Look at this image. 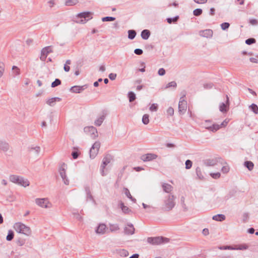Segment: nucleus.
I'll list each match as a JSON object with an SVG mask.
<instances>
[{
    "label": "nucleus",
    "instance_id": "nucleus-1",
    "mask_svg": "<svg viewBox=\"0 0 258 258\" xmlns=\"http://www.w3.org/2000/svg\"><path fill=\"white\" fill-rule=\"evenodd\" d=\"M176 197L172 194H169L165 196L163 201L161 209L164 211H170L175 205V200Z\"/></svg>",
    "mask_w": 258,
    "mask_h": 258
},
{
    "label": "nucleus",
    "instance_id": "nucleus-2",
    "mask_svg": "<svg viewBox=\"0 0 258 258\" xmlns=\"http://www.w3.org/2000/svg\"><path fill=\"white\" fill-rule=\"evenodd\" d=\"M13 228L17 232L27 236H30L32 234L31 228L21 222L15 223L13 225Z\"/></svg>",
    "mask_w": 258,
    "mask_h": 258
},
{
    "label": "nucleus",
    "instance_id": "nucleus-3",
    "mask_svg": "<svg viewBox=\"0 0 258 258\" xmlns=\"http://www.w3.org/2000/svg\"><path fill=\"white\" fill-rule=\"evenodd\" d=\"M9 179L11 182L24 187L28 186L30 184V182L27 179L17 175H11Z\"/></svg>",
    "mask_w": 258,
    "mask_h": 258
},
{
    "label": "nucleus",
    "instance_id": "nucleus-4",
    "mask_svg": "<svg viewBox=\"0 0 258 258\" xmlns=\"http://www.w3.org/2000/svg\"><path fill=\"white\" fill-rule=\"evenodd\" d=\"M91 15L92 13L89 12L79 13L77 16L78 20H76V22L78 23L84 24L92 18Z\"/></svg>",
    "mask_w": 258,
    "mask_h": 258
},
{
    "label": "nucleus",
    "instance_id": "nucleus-5",
    "mask_svg": "<svg viewBox=\"0 0 258 258\" xmlns=\"http://www.w3.org/2000/svg\"><path fill=\"white\" fill-rule=\"evenodd\" d=\"M147 241L150 244L158 245L168 242V239L163 237H149L147 239Z\"/></svg>",
    "mask_w": 258,
    "mask_h": 258
},
{
    "label": "nucleus",
    "instance_id": "nucleus-6",
    "mask_svg": "<svg viewBox=\"0 0 258 258\" xmlns=\"http://www.w3.org/2000/svg\"><path fill=\"white\" fill-rule=\"evenodd\" d=\"M35 203L43 208L48 209L52 207L51 203L47 198H37L35 199Z\"/></svg>",
    "mask_w": 258,
    "mask_h": 258
},
{
    "label": "nucleus",
    "instance_id": "nucleus-7",
    "mask_svg": "<svg viewBox=\"0 0 258 258\" xmlns=\"http://www.w3.org/2000/svg\"><path fill=\"white\" fill-rule=\"evenodd\" d=\"M185 94H183L180 98L178 104V111L181 114H184L187 109V102L184 99Z\"/></svg>",
    "mask_w": 258,
    "mask_h": 258
},
{
    "label": "nucleus",
    "instance_id": "nucleus-8",
    "mask_svg": "<svg viewBox=\"0 0 258 258\" xmlns=\"http://www.w3.org/2000/svg\"><path fill=\"white\" fill-rule=\"evenodd\" d=\"M66 168H67V165L65 164L64 163H63V164L61 165V166H60V167L59 168V174L63 181L64 184H65L66 185H69V183H70V181H69V179L68 178V177L67 176L66 173Z\"/></svg>",
    "mask_w": 258,
    "mask_h": 258
},
{
    "label": "nucleus",
    "instance_id": "nucleus-9",
    "mask_svg": "<svg viewBox=\"0 0 258 258\" xmlns=\"http://www.w3.org/2000/svg\"><path fill=\"white\" fill-rule=\"evenodd\" d=\"M84 131L87 134L90 135L91 138H95L98 137V132L97 129L93 126H86L84 128Z\"/></svg>",
    "mask_w": 258,
    "mask_h": 258
},
{
    "label": "nucleus",
    "instance_id": "nucleus-10",
    "mask_svg": "<svg viewBox=\"0 0 258 258\" xmlns=\"http://www.w3.org/2000/svg\"><path fill=\"white\" fill-rule=\"evenodd\" d=\"M100 146V144L98 142H96L91 147L90 150V156L92 159H94L97 155Z\"/></svg>",
    "mask_w": 258,
    "mask_h": 258
},
{
    "label": "nucleus",
    "instance_id": "nucleus-11",
    "mask_svg": "<svg viewBox=\"0 0 258 258\" xmlns=\"http://www.w3.org/2000/svg\"><path fill=\"white\" fill-rule=\"evenodd\" d=\"M52 52V48L50 46H46L41 50L40 59L42 61H45L48 54Z\"/></svg>",
    "mask_w": 258,
    "mask_h": 258
},
{
    "label": "nucleus",
    "instance_id": "nucleus-12",
    "mask_svg": "<svg viewBox=\"0 0 258 258\" xmlns=\"http://www.w3.org/2000/svg\"><path fill=\"white\" fill-rule=\"evenodd\" d=\"M107 230L106 225L105 224H100L96 228L95 232L98 234H104Z\"/></svg>",
    "mask_w": 258,
    "mask_h": 258
},
{
    "label": "nucleus",
    "instance_id": "nucleus-13",
    "mask_svg": "<svg viewBox=\"0 0 258 258\" xmlns=\"http://www.w3.org/2000/svg\"><path fill=\"white\" fill-rule=\"evenodd\" d=\"M87 88L86 85L82 86H74L70 88V91L75 93H80Z\"/></svg>",
    "mask_w": 258,
    "mask_h": 258
},
{
    "label": "nucleus",
    "instance_id": "nucleus-14",
    "mask_svg": "<svg viewBox=\"0 0 258 258\" xmlns=\"http://www.w3.org/2000/svg\"><path fill=\"white\" fill-rule=\"evenodd\" d=\"M229 98L228 97V95H226V103L225 104L224 103H222L219 107L220 111L222 112H226L229 108Z\"/></svg>",
    "mask_w": 258,
    "mask_h": 258
},
{
    "label": "nucleus",
    "instance_id": "nucleus-15",
    "mask_svg": "<svg viewBox=\"0 0 258 258\" xmlns=\"http://www.w3.org/2000/svg\"><path fill=\"white\" fill-rule=\"evenodd\" d=\"M157 155L154 154L149 153L144 155L142 157V159L144 161H149L156 159Z\"/></svg>",
    "mask_w": 258,
    "mask_h": 258
},
{
    "label": "nucleus",
    "instance_id": "nucleus-16",
    "mask_svg": "<svg viewBox=\"0 0 258 258\" xmlns=\"http://www.w3.org/2000/svg\"><path fill=\"white\" fill-rule=\"evenodd\" d=\"M10 149L9 144L5 141L0 140V150L6 152Z\"/></svg>",
    "mask_w": 258,
    "mask_h": 258
},
{
    "label": "nucleus",
    "instance_id": "nucleus-17",
    "mask_svg": "<svg viewBox=\"0 0 258 258\" xmlns=\"http://www.w3.org/2000/svg\"><path fill=\"white\" fill-rule=\"evenodd\" d=\"M124 233L127 235H132L135 232V228L132 224H127V226L124 228Z\"/></svg>",
    "mask_w": 258,
    "mask_h": 258
},
{
    "label": "nucleus",
    "instance_id": "nucleus-18",
    "mask_svg": "<svg viewBox=\"0 0 258 258\" xmlns=\"http://www.w3.org/2000/svg\"><path fill=\"white\" fill-rule=\"evenodd\" d=\"M199 33L200 36L202 37L210 38L213 35V31L211 29H206L200 31Z\"/></svg>",
    "mask_w": 258,
    "mask_h": 258
},
{
    "label": "nucleus",
    "instance_id": "nucleus-19",
    "mask_svg": "<svg viewBox=\"0 0 258 258\" xmlns=\"http://www.w3.org/2000/svg\"><path fill=\"white\" fill-rule=\"evenodd\" d=\"M61 100V98L59 97H53L50 99H48L46 101V103L50 106H53L55 104V102L56 101L59 102Z\"/></svg>",
    "mask_w": 258,
    "mask_h": 258
},
{
    "label": "nucleus",
    "instance_id": "nucleus-20",
    "mask_svg": "<svg viewBox=\"0 0 258 258\" xmlns=\"http://www.w3.org/2000/svg\"><path fill=\"white\" fill-rule=\"evenodd\" d=\"M106 114L103 113L95 120L94 124L98 126H100L104 120Z\"/></svg>",
    "mask_w": 258,
    "mask_h": 258
},
{
    "label": "nucleus",
    "instance_id": "nucleus-21",
    "mask_svg": "<svg viewBox=\"0 0 258 258\" xmlns=\"http://www.w3.org/2000/svg\"><path fill=\"white\" fill-rule=\"evenodd\" d=\"M163 190L166 193H170L173 190L172 185L168 183H164L162 185Z\"/></svg>",
    "mask_w": 258,
    "mask_h": 258
},
{
    "label": "nucleus",
    "instance_id": "nucleus-22",
    "mask_svg": "<svg viewBox=\"0 0 258 258\" xmlns=\"http://www.w3.org/2000/svg\"><path fill=\"white\" fill-rule=\"evenodd\" d=\"M220 125L218 124H213L211 126H206V128L208 129V130L213 132H215L217 131L220 128Z\"/></svg>",
    "mask_w": 258,
    "mask_h": 258
},
{
    "label": "nucleus",
    "instance_id": "nucleus-23",
    "mask_svg": "<svg viewBox=\"0 0 258 258\" xmlns=\"http://www.w3.org/2000/svg\"><path fill=\"white\" fill-rule=\"evenodd\" d=\"M112 159L111 156L110 155H107L105 156L102 161V165H103V167H105L106 165H107L111 161Z\"/></svg>",
    "mask_w": 258,
    "mask_h": 258
},
{
    "label": "nucleus",
    "instance_id": "nucleus-24",
    "mask_svg": "<svg viewBox=\"0 0 258 258\" xmlns=\"http://www.w3.org/2000/svg\"><path fill=\"white\" fill-rule=\"evenodd\" d=\"M150 36V32L147 29L144 30L141 32V37L144 40H147Z\"/></svg>",
    "mask_w": 258,
    "mask_h": 258
},
{
    "label": "nucleus",
    "instance_id": "nucleus-25",
    "mask_svg": "<svg viewBox=\"0 0 258 258\" xmlns=\"http://www.w3.org/2000/svg\"><path fill=\"white\" fill-rule=\"evenodd\" d=\"M40 152V148L38 146L31 147L30 149V152L34 155H38Z\"/></svg>",
    "mask_w": 258,
    "mask_h": 258
},
{
    "label": "nucleus",
    "instance_id": "nucleus-26",
    "mask_svg": "<svg viewBox=\"0 0 258 258\" xmlns=\"http://www.w3.org/2000/svg\"><path fill=\"white\" fill-rule=\"evenodd\" d=\"M109 229L110 232H115L119 229V227L117 224H109Z\"/></svg>",
    "mask_w": 258,
    "mask_h": 258
},
{
    "label": "nucleus",
    "instance_id": "nucleus-27",
    "mask_svg": "<svg viewBox=\"0 0 258 258\" xmlns=\"http://www.w3.org/2000/svg\"><path fill=\"white\" fill-rule=\"evenodd\" d=\"M225 216L223 214H218L213 217V219L217 221H222L225 219Z\"/></svg>",
    "mask_w": 258,
    "mask_h": 258
},
{
    "label": "nucleus",
    "instance_id": "nucleus-28",
    "mask_svg": "<svg viewBox=\"0 0 258 258\" xmlns=\"http://www.w3.org/2000/svg\"><path fill=\"white\" fill-rule=\"evenodd\" d=\"M196 172L198 178L200 180L204 179V176L202 174L201 169L200 167H198L196 169Z\"/></svg>",
    "mask_w": 258,
    "mask_h": 258
},
{
    "label": "nucleus",
    "instance_id": "nucleus-29",
    "mask_svg": "<svg viewBox=\"0 0 258 258\" xmlns=\"http://www.w3.org/2000/svg\"><path fill=\"white\" fill-rule=\"evenodd\" d=\"M249 108L254 114H258V106L256 104L252 103L249 106Z\"/></svg>",
    "mask_w": 258,
    "mask_h": 258
},
{
    "label": "nucleus",
    "instance_id": "nucleus-30",
    "mask_svg": "<svg viewBox=\"0 0 258 258\" xmlns=\"http://www.w3.org/2000/svg\"><path fill=\"white\" fill-rule=\"evenodd\" d=\"M117 253L122 257H126L128 255V251L125 249L118 250Z\"/></svg>",
    "mask_w": 258,
    "mask_h": 258
},
{
    "label": "nucleus",
    "instance_id": "nucleus-31",
    "mask_svg": "<svg viewBox=\"0 0 258 258\" xmlns=\"http://www.w3.org/2000/svg\"><path fill=\"white\" fill-rule=\"evenodd\" d=\"M124 194L126 195V196L130 199H131L133 202H134V203L136 202V199L133 198V197L130 194L129 190L126 188H124Z\"/></svg>",
    "mask_w": 258,
    "mask_h": 258
},
{
    "label": "nucleus",
    "instance_id": "nucleus-32",
    "mask_svg": "<svg viewBox=\"0 0 258 258\" xmlns=\"http://www.w3.org/2000/svg\"><path fill=\"white\" fill-rule=\"evenodd\" d=\"M12 71L14 77L18 76L20 74V69L16 66H13L12 67Z\"/></svg>",
    "mask_w": 258,
    "mask_h": 258
},
{
    "label": "nucleus",
    "instance_id": "nucleus-33",
    "mask_svg": "<svg viewBox=\"0 0 258 258\" xmlns=\"http://www.w3.org/2000/svg\"><path fill=\"white\" fill-rule=\"evenodd\" d=\"M120 208L121 209L122 212L125 214H128L130 212H131V210H130L127 207L124 206L122 203L120 204Z\"/></svg>",
    "mask_w": 258,
    "mask_h": 258
},
{
    "label": "nucleus",
    "instance_id": "nucleus-34",
    "mask_svg": "<svg viewBox=\"0 0 258 258\" xmlns=\"http://www.w3.org/2000/svg\"><path fill=\"white\" fill-rule=\"evenodd\" d=\"M14 236V233L12 230H10L8 231V235L6 237V239L8 241H11Z\"/></svg>",
    "mask_w": 258,
    "mask_h": 258
},
{
    "label": "nucleus",
    "instance_id": "nucleus-35",
    "mask_svg": "<svg viewBox=\"0 0 258 258\" xmlns=\"http://www.w3.org/2000/svg\"><path fill=\"white\" fill-rule=\"evenodd\" d=\"M244 165L250 171L252 170L254 166L252 162L248 161L244 162Z\"/></svg>",
    "mask_w": 258,
    "mask_h": 258
},
{
    "label": "nucleus",
    "instance_id": "nucleus-36",
    "mask_svg": "<svg viewBox=\"0 0 258 258\" xmlns=\"http://www.w3.org/2000/svg\"><path fill=\"white\" fill-rule=\"evenodd\" d=\"M136 35V32L133 30L128 31V38L130 39H133Z\"/></svg>",
    "mask_w": 258,
    "mask_h": 258
},
{
    "label": "nucleus",
    "instance_id": "nucleus-37",
    "mask_svg": "<svg viewBox=\"0 0 258 258\" xmlns=\"http://www.w3.org/2000/svg\"><path fill=\"white\" fill-rule=\"evenodd\" d=\"M26 240L25 239L22 238H19L16 240V243L18 245L22 246L25 243Z\"/></svg>",
    "mask_w": 258,
    "mask_h": 258
},
{
    "label": "nucleus",
    "instance_id": "nucleus-38",
    "mask_svg": "<svg viewBox=\"0 0 258 258\" xmlns=\"http://www.w3.org/2000/svg\"><path fill=\"white\" fill-rule=\"evenodd\" d=\"M128 97L129 98V101L132 102L136 99V95L133 92H129L128 93Z\"/></svg>",
    "mask_w": 258,
    "mask_h": 258
},
{
    "label": "nucleus",
    "instance_id": "nucleus-39",
    "mask_svg": "<svg viewBox=\"0 0 258 258\" xmlns=\"http://www.w3.org/2000/svg\"><path fill=\"white\" fill-rule=\"evenodd\" d=\"M149 115L145 114L143 115L142 118V122L144 124H148L149 123Z\"/></svg>",
    "mask_w": 258,
    "mask_h": 258
},
{
    "label": "nucleus",
    "instance_id": "nucleus-40",
    "mask_svg": "<svg viewBox=\"0 0 258 258\" xmlns=\"http://www.w3.org/2000/svg\"><path fill=\"white\" fill-rule=\"evenodd\" d=\"M179 19L178 16H176L174 18H169L167 19V21L168 23L171 24L172 23H175Z\"/></svg>",
    "mask_w": 258,
    "mask_h": 258
},
{
    "label": "nucleus",
    "instance_id": "nucleus-41",
    "mask_svg": "<svg viewBox=\"0 0 258 258\" xmlns=\"http://www.w3.org/2000/svg\"><path fill=\"white\" fill-rule=\"evenodd\" d=\"M78 3L77 0H67L66 1V6H73L77 4Z\"/></svg>",
    "mask_w": 258,
    "mask_h": 258
},
{
    "label": "nucleus",
    "instance_id": "nucleus-42",
    "mask_svg": "<svg viewBox=\"0 0 258 258\" xmlns=\"http://www.w3.org/2000/svg\"><path fill=\"white\" fill-rule=\"evenodd\" d=\"M61 84V81L58 79H56L54 82L51 83V87L54 88Z\"/></svg>",
    "mask_w": 258,
    "mask_h": 258
},
{
    "label": "nucleus",
    "instance_id": "nucleus-43",
    "mask_svg": "<svg viewBox=\"0 0 258 258\" xmlns=\"http://www.w3.org/2000/svg\"><path fill=\"white\" fill-rule=\"evenodd\" d=\"M158 104L156 103H154L151 105L149 109L151 111H157L158 110Z\"/></svg>",
    "mask_w": 258,
    "mask_h": 258
},
{
    "label": "nucleus",
    "instance_id": "nucleus-44",
    "mask_svg": "<svg viewBox=\"0 0 258 258\" xmlns=\"http://www.w3.org/2000/svg\"><path fill=\"white\" fill-rule=\"evenodd\" d=\"M203 11L201 9H197L193 12V14L196 16H199L202 14Z\"/></svg>",
    "mask_w": 258,
    "mask_h": 258
},
{
    "label": "nucleus",
    "instance_id": "nucleus-45",
    "mask_svg": "<svg viewBox=\"0 0 258 258\" xmlns=\"http://www.w3.org/2000/svg\"><path fill=\"white\" fill-rule=\"evenodd\" d=\"M115 18L112 17H105L102 18V21L103 22H107V21H113L115 20Z\"/></svg>",
    "mask_w": 258,
    "mask_h": 258
},
{
    "label": "nucleus",
    "instance_id": "nucleus-46",
    "mask_svg": "<svg viewBox=\"0 0 258 258\" xmlns=\"http://www.w3.org/2000/svg\"><path fill=\"white\" fill-rule=\"evenodd\" d=\"M5 71V64L3 62H0V78L2 77Z\"/></svg>",
    "mask_w": 258,
    "mask_h": 258
},
{
    "label": "nucleus",
    "instance_id": "nucleus-47",
    "mask_svg": "<svg viewBox=\"0 0 258 258\" xmlns=\"http://www.w3.org/2000/svg\"><path fill=\"white\" fill-rule=\"evenodd\" d=\"M230 26L229 23L227 22H224L221 24V29L223 30L227 29Z\"/></svg>",
    "mask_w": 258,
    "mask_h": 258
},
{
    "label": "nucleus",
    "instance_id": "nucleus-48",
    "mask_svg": "<svg viewBox=\"0 0 258 258\" xmlns=\"http://www.w3.org/2000/svg\"><path fill=\"white\" fill-rule=\"evenodd\" d=\"M255 41H256V40L254 38H248V39H246L245 40V43H246V44H247L248 45H250V44L254 43L255 42Z\"/></svg>",
    "mask_w": 258,
    "mask_h": 258
},
{
    "label": "nucleus",
    "instance_id": "nucleus-49",
    "mask_svg": "<svg viewBox=\"0 0 258 258\" xmlns=\"http://www.w3.org/2000/svg\"><path fill=\"white\" fill-rule=\"evenodd\" d=\"M185 168L187 169H189L191 167L192 163L190 160H187L185 161Z\"/></svg>",
    "mask_w": 258,
    "mask_h": 258
},
{
    "label": "nucleus",
    "instance_id": "nucleus-50",
    "mask_svg": "<svg viewBox=\"0 0 258 258\" xmlns=\"http://www.w3.org/2000/svg\"><path fill=\"white\" fill-rule=\"evenodd\" d=\"M174 112V109L172 107H169L167 110V113L169 116L173 115Z\"/></svg>",
    "mask_w": 258,
    "mask_h": 258
},
{
    "label": "nucleus",
    "instance_id": "nucleus-51",
    "mask_svg": "<svg viewBox=\"0 0 258 258\" xmlns=\"http://www.w3.org/2000/svg\"><path fill=\"white\" fill-rule=\"evenodd\" d=\"M176 86H177L176 83L175 81H172L167 84V85L166 87V88H168L172 87L175 88L176 87Z\"/></svg>",
    "mask_w": 258,
    "mask_h": 258
},
{
    "label": "nucleus",
    "instance_id": "nucleus-52",
    "mask_svg": "<svg viewBox=\"0 0 258 258\" xmlns=\"http://www.w3.org/2000/svg\"><path fill=\"white\" fill-rule=\"evenodd\" d=\"M86 193H87V199H90V200H93V197L91 194L89 189L88 188H86Z\"/></svg>",
    "mask_w": 258,
    "mask_h": 258
},
{
    "label": "nucleus",
    "instance_id": "nucleus-53",
    "mask_svg": "<svg viewBox=\"0 0 258 258\" xmlns=\"http://www.w3.org/2000/svg\"><path fill=\"white\" fill-rule=\"evenodd\" d=\"M229 171V167L227 165L224 166L222 168V171L223 173H227Z\"/></svg>",
    "mask_w": 258,
    "mask_h": 258
},
{
    "label": "nucleus",
    "instance_id": "nucleus-54",
    "mask_svg": "<svg viewBox=\"0 0 258 258\" xmlns=\"http://www.w3.org/2000/svg\"><path fill=\"white\" fill-rule=\"evenodd\" d=\"M210 175L213 178L215 179L219 178L221 175L219 172L211 173Z\"/></svg>",
    "mask_w": 258,
    "mask_h": 258
},
{
    "label": "nucleus",
    "instance_id": "nucleus-55",
    "mask_svg": "<svg viewBox=\"0 0 258 258\" xmlns=\"http://www.w3.org/2000/svg\"><path fill=\"white\" fill-rule=\"evenodd\" d=\"M206 163L208 166H214L215 164V161L213 160H208Z\"/></svg>",
    "mask_w": 258,
    "mask_h": 258
},
{
    "label": "nucleus",
    "instance_id": "nucleus-56",
    "mask_svg": "<svg viewBox=\"0 0 258 258\" xmlns=\"http://www.w3.org/2000/svg\"><path fill=\"white\" fill-rule=\"evenodd\" d=\"M134 53L137 55H140L143 54V51L141 49L137 48L135 49Z\"/></svg>",
    "mask_w": 258,
    "mask_h": 258
},
{
    "label": "nucleus",
    "instance_id": "nucleus-57",
    "mask_svg": "<svg viewBox=\"0 0 258 258\" xmlns=\"http://www.w3.org/2000/svg\"><path fill=\"white\" fill-rule=\"evenodd\" d=\"M213 86V84L211 83H207L204 85V87L205 89H210L212 88Z\"/></svg>",
    "mask_w": 258,
    "mask_h": 258
},
{
    "label": "nucleus",
    "instance_id": "nucleus-58",
    "mask_svg": "<svg viewBox=\"0 0 258 258\" xmlns=\"http://www.w3.org/2000/svg\"><path fill=\"white\" fill-rule=\"evenodd\" d=\"M219 248L221 250H226V249H233L234 248H232L230 246H222L219 247Z\"/></svg>",
    "mask_w": 258,
    "mask_h": 258
},
{
    "label": "nucleus",
    "instance_id": "nucleus-59",
    "mask_svg": "<svg viewBox=\"0 0 258 258\" xmlns=\"http://www.w3.org/2000/svg\"><path fill=\"white\" fill-rule=\"evenodd\" d=\"M79 153L77 151H74L72 153V156L74 159H76L78 158Z\"/></svg>",
    "mask_w": 258,
    "mask_h": 258
},
{
    "label": "nucleus",
    "instance_id": "nucleus-60",
    "mask_svg": "<svg viewBox=\"0 0 258 258\" xmlns=\"http://www.w3.org/2000/svg\"><path fill=\"white\" fill-rule=\"evenodd\" d=\"M158 74L159 76H163L165 74V70L163 68H161L158 70Z\"/></svg>",
    "mask_w": 258,
    "mask_h": 258
},
{
    "label": "nucleus",
    "instance_id": "nucleus-61",
    "mask_svg": "<svg viewBox=\"0 0 258 258\" xmlns=\"http://www.w3.org/2000/svg\"><path fill=\"white\" fill-rule=\"evenodd\" d=\"M228 122V120L226 119H225L220 124H219L220 125V127H225L227 125Z\"/></svg>",
    "mask_w": 258,
    "mask_h": 258
},
{
    "label": "nucleus",
    "instance_id": "nucleus-62",
    "mask_svg": "<svg viewBox=\"0 0 258 258\" xmlns=\"http://www.w3.org/2000/svg\"><path fill=\"white\" fill-rule=\"evenodd\" d=\"M108 77L111 80H114L116 78V74L114 73H110Z\"/></svg>",
    "mask_w": 258,
    "mask_h": 258
},
{
    "label": "nucleus",
    "instance_id": "nucleus-63",
    "mask_svg": "<svg viewBox=\"0 0 258 258\" xmlns=\"http://www.w3.org/2000/svg\"><path fill=\"white\" fill-rule=\"evenodd\" d=\"M249 23L252 25H256L258 24V21L256 19H250Z\"/></svg>",
    "mask_w": 258,
    "mask_h": 258
},
{
    "label": "nucleus",
    "instance_id": "nucleus-64",
    "mask_svg": "<svg viewBox=\"0 0 258 258\" xmlns=\"http://www.w3.org/2000/svg\"><path fill=\"white\" fill-rule=\"evenodd\" d=\"M50 8H52L55 5V0H50L48 2Z\"/></svg>",
    "mask_w": 258,
    "mask_h": 258
}]
</instances>
